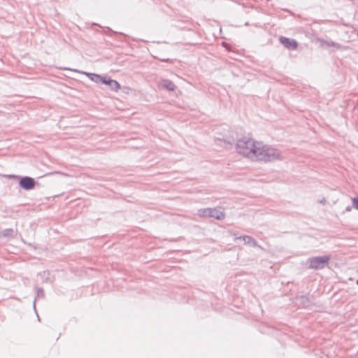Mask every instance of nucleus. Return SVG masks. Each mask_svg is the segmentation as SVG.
I'll return each instance as SVG.
<instances>
[{
	"mask_svg": "<svg viewBox=\"0 0 358 358\" xmlns=\"http://www.w3.org/2000/svg\"><path fill=\"white\" fill-rule=\"evenodd\" d=\"M236 150L240 155L255 162H271L283 159L277 148L246 136L237 140Z\"/></svg>",
	"mask_w": 358,
	"mask_h": 358,
	"instance_id": "nucleus-1",
	"label": "nucleus"
},
{
	"mask_svg": "<svg viewBox=\"0 0 358 358\" xmlns=\"http://www.w3.org/2000/svg\"><path fill=\"white\" fill-rule=\"evenodd\" d=\"M330 259L329 255L310 257L307 259L308 268L314 270L322 269L328 265Z\"/></svg>",
	"mask_w": 358,
	"mask_h": 358,
	"instance_id": "nucleus-2",
	"label": "nucleus"
},
{
	"mask_svg": "<svg viewBox=\"0 0 358 358\" xmlns=\"http://www.w3.org/2000/svg\"><path fill=\"white\" fill-rule=\"evenodd\" d=\"M19 185L25 190H31L34 188L36 182L34 178L29 176H24L20 179Z\"/></svg>",
	"mask_w": 358,
	"mask_h": 358,
	"instance_id": "nucleus-3",
	"label": "nucleus"
},
{
	"mask_svg": "<svg viewBox=\"0 0 358 358\" xmlns=\"http://www.w3.org/2000/svg\"><path fill=\"white\" fill-rule=\"evenodd\" d=\"M229 232L231 235L235 236L234 240H238V239L243 240L245 244L250 245L252 247H258L259 248H262V247L258 245V243L255 241V239H254L252 236H247V235L237 236L236 233L232 232V231H229Z\"/></svg>",
	"mask_w": 358,
	"mask_h": 358,
	"instance_id": "nucleus-4",
	"label": "nucleus"
},
{
	"mask_svg": "<svg viewBox=\"0 0 358 358\" xmlns=\"http://www.w3.org/2000/svg\"><path fill=\"white\" fill-rule=\"evenodd\" d=\"M279 40L280 42L287 49L294 50L297 48L298 43L294 39L280 36Z\"/></svg>",
	"mask_w": 358,
	"mask_h": 358,
	"instance_id": "nucleus-5",
	"label": "nucleus"
},
{
	"mask_svg": "<svg viewBox=\"0 0 358 358\" xmlns=\"http://www.w3.org/2000/svg\"><path fill=\"white\" fill-rule=\"evenodd\" d=\"M102 83L108 85L111 90L115 92H117L120 89L119 83L108 76H103Z\"/></svg>",
	"mask_w": 358,
	"mask_h": 358,
	"instance_id": "nucleus-6",
	"label": "nucleus"
},
{
	"mask_svg": "<svg viewBox=\"0 0 358 358\" xmlns=\"http://www.w3.org/2000/svg\"><path fill=\"white\" fill-rule=\"evenodd\" d=\"M208 215L209 217H213L218 220H223L225 217L224 214L220 210L211 208H210V213H208Z\"/></svg>",
	"mask_w": 358,
	"mask_h": 358,
	"instance_id": "nucleus-7",
	"label": "nucleus"
},
{
	"mask_svg": "<svg viewBox=\"0 0 358 358\" xmlns=\"http://www.w3.org/2000/svg\"><path fill=\"white\" fill-rule=\"evenodd\" d=\"M161 87L168 91L172 92L176 89L175 84L169 80H163L160 84Z\"/></svg>",
	"mask_w": 358,
	"mask_h": 358,
	"instance_id": "nucleus-8",
	"label": "nucleus"
},
{
	"mask_svg": "<svg viewBox=\"0 0 358 358\" xmlns=\"http://www.w3.org/2000/svg\"><path fill=\"white\" fill-rule=\"evenodd\" d=\"M85 75H87V76L92 81L96 83H102V80H103V76H101L99 74H96V73H84Z\"/></svg>",
	"mask_w": 358,
	"mask_h": 358,
	"instance_id": "nucleus-9",
	"label": "nucleus"
},
{
	"mask_svg": "<svg viewBox=\"0 0 358 358\" xmlns=\"http://www.w3.org/2000/svg\"><path fill=\"white\" fill-rule=\"evenodd\" d=\"M15 231L13 229H6L0 233V236L4 237H12L14 236Z\"/></svg>",
	"mask_w": 358,
	"mask_h": 358,
	"instance_id": "nucleus-10",
	"label": "nucleus"
},
{
	"mask_svg": "<svg viewBox=\"0 0 358 358\" xmlns=\"http://www.w3.org/2000/svg\"><path fill=\"white\" fill-rule=\"evenodd\" d=\"M208 213H210V208H201L198 210L197 215L201 217H208Z\"/></svg>",
	"mask_w": 358,
	"mask_h": 358,
	"instance_id": "nucleus-11",
	"label": "nucleus"
},
{
	"mask_svg": "<svg viewBox=\"0 0 358 358\" xmlns=\"http://www.w3.org/2000/svg\"><path fill=\"white\" fill-rule=\"evenodd\" d=\"M44 291L42 288H38L36 290V298L43 297Z\"/></svg>",
	"mask_w": 358,
	"mask_h": 358,
	"instance_id": "nucleus-12",
	"label": "nucleus"
},
{
	"mask_svg": "<svg viewBox=\"0 0 358 358\" xmlns=\"http://www.w3.org/2000/svg\"><path fill=\"white\" fill-rule=\"evenodd\" d=\"M324 43L327 45V46H334V47H336V48H339L340 47V45L338 44V43H336L333 41H326L324 42Z\"/></svg>",
	"mask_w": 358,
	"mask_h": 358,
	"instance_id": "nucleus-13",
	"label": "nucleus"
},
{
	"mask_svg": "<svg viewBox=\"0 0 358 358\" xmlns=\"http://www.w3.org/2000/svg\"><path fill=\"white\" fill-rule=\"evenodd\" d=\"M352 204L355 209L358 210V198L352 199Z\"/></svg>",
	"mask_w": 358,
	"mask_h": 358,
	"instance_id": "nucleus-14",
	"label": "nucleus"
},
{
	"mask_svg": "<svg viewBox=\"0 0 358 358\" xmlns=\"http://www.w3.org/2000/svg\"><path fill=\"white\" fill-rule=\"evenodd\" d=\"M320 203H326V200L324 198H323L322 200L320 201Z\"/></svg>",
	"mask_w": 358,
	"mask_h": 358,
	"instance_id": "nucleus-15",
	"label": "nucleus"
},
{
	"mask_svg": "<svg viewBox=\"0 0 358 358\" xmlns=\"http://www.w3.org/2000/svg\"><path fill=\"white\" fill-rule=\"evenodd\" d=\"M64 69L65 70H69V71H73V69H69V68H64ZM75 71H76V70H74Z\"/></svg>",
	"mask_w": 358,
	"mask_h": 358,
	"instance_id": "nucleus-16",
	"label": "nucleus"
},
{
	"mask_svg": "<svg viewBox=\"0 0 358 358\" xmlns=\"http://www.w3.org/2000/svg\"><path fill=\"white\" fill-rule=\"evenodd\" d=\"M346 210H350V207H347Z\"/></svg>",
	"mask_w": 358,
	"mask_h": 358,
	"instance_id": "nucleus-17",
	"label": "nucleus"
}]
</instances>
